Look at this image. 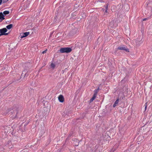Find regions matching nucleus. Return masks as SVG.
<instances>
[{
    "label": "nucleus",
    "mask_w": 152,
    "mask_h": 152,
    "mask_svg": "<svg viewBox=\"0 0 152 152\" xmlns=\"http://www.w3.org/2000/svg\"><path fill=\"white\" fill-rule=\"evenodd\" d=\"M30 34L29 32H27L23 33L22 35H21L20 38L22 39L24 37L28 36Z\"/></svg>",
    "instance_id": "5"
},
{
    "label": "nucleus",
    "mask_w": 152,
    "mask_h": 152,
    "mask_svg": "<svg viewBox=\"0 0 152 152\" xmlns=\"http://www.w3.org/2000/svg\"><path fill=\"white\" fill-rule=\"evenodd\" d=\"M78 144H77L76 145L77 146H78Z\"/></svg>",
    "instance_id": "22"
},
{
    "label": "nucleus",
    "mask_w": 152,
    "mask_h": 152,
    "mask_svg": "<svg viewBox=\"0 0 152 152\" xmlns=\"http://www.w3.org/2000/svg\"><path fill=\"white\" fill-rule=\"evenodd\" d=\"M96 90H98V91L99 90V87H98V88L97 89H96Z\"/></svg>",
    "instance_id": "20"
},
{
    "label": "nucleus",
    "mask_w": 152,
    "mask_h": 152,
    "mask_svg": "<svg viewBox=\"0 0 152 152\" xmlns=\"http://www.w3.org/2000/svg\"><path fill=\"white\" fill-rule=\"evenodd\" d=\"M53 34V33H51V34H50V37L51 34Z\"/></svg>",
    "instance_id": "21"
},
{
    "label": "nucleus",
    "mask_w": 152,
    "mask_h": 152,
    "mask_svg": "<svg viewBox=\"0 0 152 152\" xmlns=\"http://www.w3.org/2000/svg\"><path fill=\"white\" fill-rule=\"evenodd\" d=\"M58 99L60 102H63L64 100V98L63 96L62 95H59L58 97Z\"/></svg>",
    "instance_id": "4"
},
{
    "label": "nucleus",
    "mask_w": 152,
    "mask_h": 152,
    "mask_svg": "<svg viewBox=\"0 0 152 152\" xmlns=\"http://www.w3.org/2000/svg\"><path fill=\"white\" fill-rule=\"evenodd\" d=\"M28 71L27 70H24L22 73V75L23 74L24 75V77H27L28 74Z\"/></svg>",
    "instance_id": "6"
},
{
    "label": "nucleus",
    "mask_w": 152,
    "mask_h": 152,
    "mask_svg": "<svg viewBox=\"0 0 152 152\" xmlns=\"http://www.w3.org/2000/svg\"><path fill=\"white\" fill-rule=\"evenodd\" d=\"M7 31V29L5 28H4L0 29V33L1 34L0 35H7L8 33H5Z\"/></svg>",
    "instance_id": "3"
},
{
    "label": "nucleus",
    "mask_w": 152,
    "mask_h": 152,
    "mask_svg": "<svg viewBox=\"0 0 152 152\" xmlns=\"http://www.w3.org/2000/svg\"><path fill=\"white\" fill-rule=\"evenodd\" d=\"M4 19V16L2 12L0 13V22Z\"/></svg>",
    "instance_id": "7"
},
{
    "label": "nucleus",
    "mask_w": 152,
    "mask_h": 152,
    "mask_svg": "<svg viewBox=\"0 0 152 152\" xmlns=\"http://www.w3.org/2000/svg\"><path fill=\"white\" fill-rule=\"evenodd\" d=\"M51 67L53 69H54L55 66V64L53 63H52L51 64Z\"/></svg>",
    "instance_id": "13"
},
{
    "label": "nucleus",
    "mask_w": 152,
    "mask_h": 152,
    "mask_svg": "<svg viewBox=\"0 0 152 152\" xmlns=\"http://www.w3.org/2000/svg\"><path fill=\"white\" fill-rule=\"evenodd\" d=\"M145 110H146V108H147V105H146V104H145Z\"/></svg>",
    "instance_id": "16"
},
{
    "label": "nucleus",
    "mask_w": 152,
    "mask_h": 152,
    "mask_svg": "<svg viewBox=\"0 0 152 152\" xmlns=\"http://www.w3.org/2000/svg\"><path fill=\"white\" fill-rule=\"evenodd\" d=\"M107 10L105 9V12H107Z\"/></svg>",
    "instance_id": "19"
},
{
    "label": "nucleus",
    "mask_w": 152,
    "mask_h": 152,
    "mask_svg": "<svg viewBox=\"0 0 152 152\" xmlns=\"http://www.w3.org/2000/svg\"><path fill=\"white\" fill-rule=\"evenodd\" d=\"M13 25L12 24H10L6 26V28L8 29H11Z\"/></svg>",
    "instance_id": "9"
},
{
    "label": "nucleus",
    "mask_w": 152,
    "mask_h": 152,
    "mask_svg": "<svg viewBox=\"0 0 152 152\" xmlns=\"http://www.w3.org/2000/svg\"><path fill=\"white\" fill-rule=\"evenodd\" d=\"M117 50H124L127 52H129V49L127 47L123 45L118 48H117Z\"/></svg>",
    "instance_id": "2"
},
{
    "label": "nucleus",
    "mask_w": 152,
    "mask_h": 152,
    "mask_svg": "<svg viewBox=\"0 0 152 152\" xmlns=\"http://www.w3.org/2000/svg\"><path fill=\"white\" fill-rule=\"evenodd\" d=\"M72 50V49L71 48L69 47H66L61 48L60 50H59V51L61 53H68L70 52Z\"/></svg>",
    "instance_id": "1"
},
{
    "label": "nucleus",
    "mask_w": 152,
    "mask_h": 152,
    "mask_svg": "<svg viewBox=\"0 0 152 152\" xmlns=\"http://www.w3.org/2000/svg\"><path fill=\"white\" fill-rule=\"evenodd\" d=\"M94 96H96L97 95V94L98 92V90H96V89L94 91Z\"/></svg>",
    "instance_id": "11"
},
{
    "label": "nucleus",
    "mask_w": 152,
    "mask_h": 152,
    "mask_svg": "<svg viewBox=\"0 0 152 152\" xmlns=\"http://www.w3.org/2000/svg\"><path fill=\"white\" fill-rule=\"evenodd\" d=\"M47 49L46 50H45L43 51L42 52V53H43V54H44V53H46L47 51Z\"/></svg>",
    "instance_id": "15"
},
{
    "label": "nucleus",
    "mask_w": 152,
    "mask_h": 152,
    "mask_svg": "<svg viewBox=\"0 0 152 152\" xmlns=\"http://www.w3.org/2000/svg\"><path fill=\"white\" fill-rule=\"evenodd\" d=\"M1 35H0V36H1Z\"/></svg>",
    "instance_id": "23"
},
{
    "label": "nucleus",
    "mask_w": 152,
    "mask_h": 152,
    "mask_svg": "<svg viewBox=\"0 0 152 152\" xmlns=\"http://www.w3.org/2000/svg\"><path fill=\"white\" fill-rule=\"evenodd\" d=\"M108 4H107L105 5L104 6V7L105 8V9L108 10Z\"/></svg>",
    "instance_id": "14"
},
{
    "label": "nucleus",
    "mask_w": 152,
    "mask_h": 152,
    "mask_svg": "<svg viewBox=\"0 0 152 152\" xmlns=\"http://www.w3.org/2000/svg\"><path fill=\"white\" fill-rule=\"evenodd\" d=\"M119 100V99L118 98L116 99V100L115 101L114 104H113V106L114 107H115L117 106V105L118 104V103Z\"/></svg>",
    "instance_id": "8"
},
{
    "label": "nucleus",
    "mask_w": 152,
    "mask_h": 152,
    "mask_svg": "<svg viewBox=\"0 0 152 152\" xmlns=\"http://www.w3.org/2000/svg\"><path fill=\"white\" fill-rule=\"evenodd\" d=\"M9 11H5L3 12V14L4 15L8 14L9 13Z\"/></svg>",
    "instance_id": "12"
},
{
    "label": "nucleus",
    "mask_w": 152,
    "mask_h": 152,
    "mask_svg": "<svg viewBox=\"0 0 152 152\" xmlns=\"http://www.w3.org/2000/svg\"><path fill=\"white\" fill-rule=\"evenodd\" d=\"M148 19L147 18H145L143 19V21H145L147 20Z\"/></svg>",
    "instance_id": "17"
},
{
    "label": "nucleus",
    "mask_w": 152,
    "mask_h": 152,
    "mask_svg": "<svg viewBox=\"0 0 152 152\" xmlns=\"http://www.w3.org/2000/svg\"><path fill=\"white\" fill-rule=\"evenodd\" d=\"M2 2V0H0V5L1 4Z\"/></svg>",
    "instance_id": "18"
},
{
    "label": "nucleus",
    "mask_w": 152,
    "mask_h": 152,
    "mask_svg": "<svg viewBox=\"0 0 152 152\" xmlns=\"http://www.w3.org/2000/svg\"><path fill=\"white\" fill-rule=\"evenodd\" d=\"M96 96H94V95H93V96L90 99V102H92L95 98L96 97Z\"/></svg>",
    "instance_id": "10"
}]
</instances>
